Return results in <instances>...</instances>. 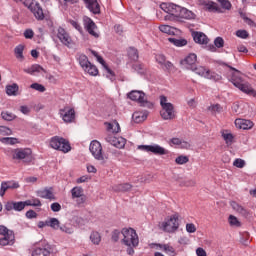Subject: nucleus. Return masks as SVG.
I'll use <instances>...</instances> for the list:
<instances>
[{"instance_id":"obj_35","label":"nucleus","mask_w":256,"mask_h":256,"mask_svg":"<svg viewBox=\"0 0 256 256\" xmlns=\"http://www.w3.org/2000/svg\"><path fill=\"white\" fill-rule=\"evenodd\" d=\"M61 223L59 222V219L57 218H50L49 220H47V227H51L52 229H55L57 231V229H59L61 226Z\"/></svg>"},{"instance_id":"obj_49","label":"nucleus","mask_w":256,"mask_h":256,"mask_svg":"<svg viewBox=\"0 0 256 256\" xmlns=\"http://www.w3.org/2000/svg\"><path fill=\"white\" fill-rule=\"evenodd\" d=\"M134 71H137L140 75H143L145 73V66L140 63H136L133 66Z\"/></svg>"},{"instance_id":"obj_6","label":"nucleus","mask_w":256,"mask_h":256,"mask_svg":"<svg viewBox=\"0 0 256 256\" xmlns=\"http://www.w3.org/2000/svg\"><path fill=\"white\" fill-rule=\"evenodd\" d=\"M50 147L56 151H62V153H69L71 151L69 141L59 136H54L50 139Z\"/></svg>"},{"instance_id":"obj_50","label":"nucleus","mask_w":256,"mask_h":256,"mask_svg":"<svg viewBox=\"0 0 256 256\" xmlns=\"http://www.w3.org/2000/svg\"><path fill=\"white\" fill-rule=\"evenodd\" d=\"M208 111H211V113H221L222 108L219 104H213L208 107Z\"/></svg>"},{"instance_id":"obj_53","label":"nucleus","mask_w":256,"mask_h":256,"mask_svg":"<svg viewBox=\"0 0 256 256\" xmlns=\"http://www.w3.org/2000/svg\"><path fill=\"white\" fill-rule=\"evenodd\" d=\"M236 37L247 39V37H249V32H247V30H238L236 31Z\"/></svg>"},{"instance_id":"obj_13","label":"nucleus","mask_w":256,"mask_h":256,"mask_svg":"<svg viewBox=\"0 0 256 256\" xmlns=\"http://www.w3.org/2000/svg\"><path fill=\"white\" fill-rule=\"evenodd\" d=\"M31 153V149L29 148H17L12 151V159L16 161L31 159Z\"/></svg>"},{"instance_id":"obj_20","label":"nucleus","mask_w":256,"mask_h":256,"mask_svg":"<svg viewBox=\"0 0 256 256\" xmlns=\"http://www.w3.org/2000/svg\"><path fill=\"white\" fill-rule=\"evenodd\" d=\"M51 255V246L49 244L44 247H37L32 251V256H49Z\"/></svg>"},{"instance_id":"obj_4","label":"nucleus","mask_w":256,"mask_h":256,"mask_svg":"<svg viewBox=\"0 0 256 256\" xmlns=\"http://www.w3.org/2000/svg\"><path fill=\"white\" fill-rule=\"evenodd\" d=\"M89 150L92 157H94L96 161H99L100 165H105V163H107L109 158L103 154V146H101V142L93 140L90 143Z\"/></svg>"},{"instance_id":"obj_56","label":"nucleus","mask_w":256,"mask_h":256,"mask_svg":"<svg viewBox=\"0 0 256 256\" xmlns=\"http://www.w3.org/2000/svg\"><path fill=\"white\" fill-rule=\"evenodd\" d=\"M240 243L245 246L249 245V233L245 232L244 234H242L240 238Z\"/></svg>"},{"instance_id":"obj_25","label":"nucleus","mask_w":256,"mask_h":256,"mask_svg":"<svg viewBox=\"0 0 256 256\" xmlns=\"http://www.w3.org/2000/svg\"><path fill=\"white\" fill-rule=\"evenodd\" d=\"M85 1H86L87 8L89 9V11H91V13H94V14L100 13L101 8L97 0H85Z\"/></svg>"},{"instance_id":"obj_19","label":"nucleus","mask_w":256,"mask_h":256,"mask_svg":"<svg viewBox=\"0 0 256 256\" xmlns=\"http://www.w3.org/2000/svg\"><path fill=\"white\" fill-rule=\"evenodd\" d=\"M192 37L198 45H207L209 43V38H207V35L203 32H193Z\"/></svg>"},{"instance_id":"obj_1","label":"nucleus","mask_w":256,"mask_h":256,"mask_svg":"<svg viewBox=\"0 0 256 256\" xmlns=\"http://www.w3.org/2000/svg\"><path fill=\"white\" fill-rule=\"evenodd\" d=\"M160 9H162L164 13H168V15H170L165 17L166 21L167 19L173 20L175 18L191 21L195 19V17H197V15L193 13V11L173 3H162L160 5Z\"/></svg>"},{"instance_id":"obj_37","label":"nucleus","mask_w":256,"mask_h":256,"mask_svg":"<svg viewBox=\"0 0 256 256\" xmlns=\"http://www.w3.org/2000/svg\"><path fill=\"white\" fill-rule=\"evenodd\" d=\"M24 49H25V46H23V45H18L14 49L16 58L19 59L20 61H23V59H24V56H23Z\"/></svg>"},{"instance_id":"obj_28","label":"nucleus","mask_w":256,"mask_h":256,"mask_svg":"<svg viewBox=\"0 0 256 256\" xmlns=\"http://www.w3.org/2000/svg\"><path fill=\"white\" fill-rule=\"evenodd\" d=\"M24 72L29 75H34V73H45V69L39 64H34L31 67L24 69Z\"/></svg>"},{"instance_id":"obj_15","label":"nucleus","mask_w":256,"mask_h":256,"mask_svg":"<svg viewBox=\"0 0 256 256\" xmlns=\"http://www.w3.org/2000/svg\"><path fill=\"white\" fill-rule=\"evenodd\" d=\"M57 37L61 43H63V45H66V47H71L73 45L71 36H69V33H67V31L61 27H59L57 30Z\"/></svg>"},{"instance_id":"obj_21","label":"nucleus","mask_w":256,"mask_h":256,"mask_svg":"<svg viewBox=\"0 0 256 256\" xmlns=\"http://www.w3.org/2000/svg\"><path fill=\"white\" fill-rule=\"evenodd\" d=\"M235 125L237 129H243V130L253 129V122H251V120L239 118L235 120Z\"/></svg>"},{"instance_id":"obj_5","label":"nucleus","mask_w":256,"mask_h":256,"mask_svg":"<svg viewBox=\"0 0 256 256\" xmlns=\"http://www.w3.org/2000/svg\"><path fill=\"white\" fill-rule=\"evenodd\" d=\"M160 105L162 107V110L160 111L162 119L165 121H168L169 119H175V107H173L167 97H160Z\"/></svg>"},{"instance_id":"obj_51","label":"nucleus","mask_w":256,"mask_h":256,"mask_svg":"<svg viewBox=\"0 0 256 256\" xmlns=\"http://www.w3.org/2000/svg\"><path fill=\"white\" fill-rule=\"evenodd\" d=\"M91 54L94 55V57L97 59L98 63H100V65H102L103 67H105V60H103V57H101L99 55V53H97L95 50H91Z\"/></svg>"},{"instance_id":"obj_14","label":"nucleus","mask_w":256,"mask_h":256,"mask_svg":"<svg viewBox=\"0 0 256 256\" xmlns=\"http://www.w3.org/2000/svg\"><path fill=\"white\" fill-rule=\"evenodd\" d=\"M71 195L73 201L77 203V205H83L85 201H87V196L83 193V189L79 186H76L71 189Z\"/></svg>"},{"instance_id":"obj_26","label":"nucleus","mask_w":256,"mask_h":256,"mask_svg":"<svg viewBox=\"0 0 256 256\" xmlns=\"http://www.w3.org/2000/svg\"><path fill=\"white\" fill-rule=\"evenodd\" d=\"M106 129L110 133H119L121 131V126H119V122L113 120L112 122H106Z\"/></svg>"},{"instance_id":"obj_9","label":"nucleus","mask_w":256,"mask_h":256,"mask_svg":"<svg viewBox=\"0 0 256 256\" xmlns=\"http://www.w3.org/2000/svg\"><path fill=\"white\" fill-rule=\"evenodd\" d=\"M191 71H194L196 75H200V77H204L205 79H210L212 81H221V75L215 72H211L203 66H194Z\"/></svg>"},{"instance_id":"obj_60","label":"nucleus","mask_w":256,"mask_h":256,"mask_svg":"<svg viewBox=\"0 0 256 256\" xmlns=\"http://www.w3.org/2000/svg\"><path fill=\"white\" fill-rule=\"evenodd\" d=\"M225 44V41L223 40V38L221 37H217L214 40V45L215 47H217L218 49H221V47H223V45Z\"/></svg>"},{"instance_id":"obj_46","label":"nucleus","mask_w":256,"mask_h":256,"mask_svg":"<svg viewBox=\"0 0 256 256\" xmlns=\"http://www.w3.org/2000/svg\"><path fill=\"white\" fill-rule=\"evenodd\" d=\"M229 223L232 227H241V222H239V219L233 215L229 216Z\"/></svg>"},{"instance_id":"obj_2","label":"nucleus","mask_w":256,"mask_h":256,"mask_svg":"<svg viewBox=\"0 0 256 256\" xmlns=\"http://www.w3.org/2000/svg\"><path fill=\"white\" fill-rule=\"evenodd\" d=\"M121 235H123V239L121 240L122 245L128 247L127 253L129 255H135V247L139 246V235H137V231L133 228H123Z\"/></svg>"},{"instance_id":"obj_16","label":"nucleus","mask_w":256,"mask_h":256,"mask_svg":"<svg viewBox=\"0 0 256 256\" xmlns=\"http://www.w3.org/2000/svg\"><path fill=\"white\" fill-rule=\"evenodd\" d=\"M151 247L154 249H160L162 251H164V253H166V255L169 256H177V250H175V248L169 244H151Z\"/></svg>"},{"instance_id":"obj_55","label":"nucleus","mask_w":256,"mask_h":256,"mask_svg":"<svg viewBox=\"0 0 256 256\" xmlns=\"http://www.w3.org/2000/svg\"><path fill=\"white\" fill-rule=\"evenodd\" d=\"M79 0H59L60 5L64 7H69V5H75Z\"/></svg>"},{"instance_id":"obj_42","label":"nucleus","mask_w":256,"mask_h":256,"mask_svg":"<svg viewBox=\"0 0 256 256\" xmlns=\"http://www.w3.org/2000/svg\"><path fill=\"white\" fill-rule=\"evenodd\" d=\"M30 89H34V91H38L39 93H45V91H47L45 86H43L42 84H39V83L31 84Z\"/></svg>"},{"instance_id":"obj_17","label":"nucleus","mask_w":256,"mask_h":256,"mask_svg":"<svg viewBox=\"0 0 256 256\" xmlns=\"http://www.w3.org/2000/svg\"><path fill=\"white\" fill-rule=\"evenodd\" d=\"M107 143L113 145V147H117V149H123L125 147L126 140L123 137H115L113 135H109L106 137Z\"/></svg>"},{"instance_id":"obj_31","label":"nucleus","mask_w":256,"mask_h":256,"mask_svg":"<svg viewBox=\"0 0 256 256\" xmlns=\"http://www.w3.org/2000/svg\"><path fill=\"white\" fill-rule=\"evenodd\" d=\"M90 241L93 245H99V243H101V234L97 231H92L90 234Z\"/></svg>"},{"instance_id":"obj_54","label":"nucleus","mask_w":256,"mask_h":256,"mask_svg":"<svg viewBox=\"0 0 256 256\" xmlns=\"http://www.w3.org/2000/svg\"><path fill=\"white\" fill-rule=\"evenodd\" d=\"M60 231H62V233H67L68 235H73L74 230L73 228L66 226V225H62L60 226Z\"/></svg>"},{"instance_id":"obj_23","label":"nucleus","mask_w":256,"mask_h":256,"mask_svg":"<svg viewBox=\"0 0 256 256\" xmlns=\"http://www.w3.org/2000/svg\"><path fill=\"white\" fill-rule=\"evenodd\" d=\"M85 27L90 35L93 37H99V33H97V26L93 23V20L86 18Z\"/></svg>"},{"instance_id":"obj_64","label":"nucleus","mask_w":256,"mask_h":256,"mask_svg":"<svg viewBox=\"0 0 256 256\" xmlns=\"http://www.w3.org/2000/svg\"><path fill=\"white\" fill-rule=\"evenodd\" d=\"M131 189V184H120L118 185L117 191H129Z\"/></svg>"},{"instance_id":"obj_52","label":"nucleus","mask_w":256,"mask_h":256,"mask_svg":"<svg viewBox=\"0 0 256 256\" xmlns=\"http://www.w3.org/2000/svg\"><path fill=\"white\" fill-rule=\"evenodd\" d=\"M8 189L7 182L3 181L0 187V197H5V193H7Z\"/></svg>"},{"instance_id":"obj_18","label":"nucleus","mask_w":256,"mask_h":256,"mask_svg":"<svg viewBox=\"0 0 256 256\" xmlns=\"http://www.w3.org/2000/svg\"><path fill=\"white\" fill-rule=\"evenodd\" d=\"M181 65L184 69H189L190 71L196 66L197 63V55L189 54L184 60H181Z\"/></svg>"},{"instance_id":"obj_29","label":"nucleus","mask_w":256,"mask_h":256,"mask_svg":"<svg viewBox=\"0 0 256 256\" xmlns=\"http://www.w3.org/2000/svg\"><path fill=\"white\" fill-rule=\"evenodd\" d=\"M83 71L88 73V75H91V77H97L99 75V69L92 63H90Z\"/></svg>"},{"instance_id":"obj_40","label":"nucleus","mask_w":256,"mask_h":256,"mask_svg":"<svg viewBox=\"0 0 256 256\" xmlns=\"http://www.w3.org/2000/svg\"><path fill=\"white\" fill-rule=\"evenodd\" d=\"M0 142L3 143L4 145H16L18 143L17 138L13 137H4L0 138Z\"/></svg>"},{"instance_id":"obj_38","label":"nucleus","mask_w":256,"mask_h":256,"mask_svg":"<svg viewBox=\"0 0 256 256\" xmlns=\"http://www.w3.org/2000/svg\"><path fill=\"white\" fill-rule=\"evenodd\" d=\"M17 91H19V86L17 84H12L6 86V93L7 95H17Z\"/></svg>"},{"instance_id":"obj_8","label":"nucleus","mask_w":256,"mask_h":256,"mask_svg":"<svg viewBox=\"0 0 256 256\" xmlns=\"http://www.w3.org/2000/svg\"><path fill=\"white\" fill-rule=\"evenodd\" d=\"M16 2L23 3L26 7H29L31 12L33 13L34 17L38 19V21H43L45 19V14L43 13V8H41V5L39 3H31V0H14Z\"/></svg>"},{"instance_id":"obj_63","label":"nucleus","mask_w":256,"mask_h":256,"mask_svg":"<svg viewBox=\"0 0 256 256\" xmlns=\"http://www.w3.org/2000/svg\"><path fill=\"white\" fill-rule=\"evenodd\" d=\"M186 231L187 233H195V231H197V227H195V224L193 223H188L186 224Z\"/></svg>"},{"instance_id":"obj_24","label":"nucleus","mask_w":256,"mask_h":256,"mask_svg":"<svg viewBox=\"0 0 256 256\" xmlns=\"http://www.w3.org/2000/svg\"><path fill=\"white\" fill-rule=\"evenodd\" d=\"M37 195L42 199H49L50 201H55V194H53V190L51 188H45L43 190H39L37 192Z\"/></svg>"},{"instance_id":"obj_10","label":"nucleus","mask_w":256,"mask_h":256,"mask_svg":"<svg viewBox=\"0 0 256 256\" xmlns=\"http://www.w3.org/2000/svg\"><path fill=\"white\" fill-rule=\"evenodd\" d=\"M138 149L140 151H145L146 153H153L154 155H167V153H169V151H167V149L161 147L158 144L139 145Z\"/></svg>"},{"instance_id":"obj_3","label":"nucleus","mask_w":256,"mask_h":256,"mask_svg":"<svg viewBox=\"0 0 256 256\" xmlns=\"http://www.w3.org/2000/svg\"><path fill=\"white\" fill-rule=\"evenodd\" d=\"M230 69L234 71V73H232V76L230 78V81L234 85V87H237V89L242 91V93H246V95H251L252 97H256L255 89L251 87V84H249V82H245L243 78H241V72L231 66H230Z\"/></svg>"},{"instance_id":"obj_39","label":"nucleus","mask_w":256,"mask_h":256,"mask_svg":"<svg viewBox=\"0 0 256 256\" xmlns=\"http://www.w3.org/2000/svg\"><path fill=\"white\" fill-rule=\"evenodd\" d=\"M104 75L109 79L110 81H115V72L109 68V66L104 65Z\"/></svg>"},{"instance_id":"obj_45","label":"nucleus","mask_w":256,"mask_h":256,"mask_svg":"<svg viewBox=\"0 0 256 256\" xmlns=\"http://www.w3.org/2000/svg\"><path fill=\"white\" fill-rule=\"evenodd\" d=\"M175 163L177 165H185V163H189V157L187 156H178L176 159H175Z\"/></svg>"},{"instance_id":"obj_22","label":"nucleus","mask_w":256,"mask_h":256,"mask_svg":"<svg viewBox=\"0 0 256 256\" xmlns=\"http://www.w3.org/2000/svg\"><path fill=\"white\" fill-rule=\"evenodd\" d=\"M15 243V234L13 232H9L8 234L2 235L0 238V245L5 247L7 245H13Z\"/></svg>"},{"instance_id":"obj_44","label":"nucleus","mask_w":256,"mask_h":256,"mask_svg":"<svg viewBox=\"0 0 256 256\" xmlns=\"http://www.w3.org/2000/svg\"><path fill=\"white\" fill-rule=\"evenodd\" d=\"M128 55L132 61H137L139 59V53L137 52V49L130 48L128 51Z\"/></svg>"},{"instance_id":"obj_57","label":"nucleus","mask_w":256,"mask_h":256,"mask_svg":"<svg viewBox=\"0 0 256 256\" xmlns=\"http://www.w3.org/2000/svg\"><path fill=\"white\" fill-rule=\"evenodd\" d=\"M50 209L53 213H59V211H61V204L54 202L50 205Z\"/></svg>"},{"instance_id":"obj_61","label":"nucleus","mask_w":256,"mask_h":256,"mask_svg":"<svg viewBox=\"0 0 256 256\" xmlns=\"http://www.w3.org/2000/svg\"><path fill=\"white\" fill-rule=\"evenodd\" d=\"M8 189H19V183L16 181H6Z\"/></svg>"},{"instance_id":"obj_34","label":"nucleus","mask_w":256,"mask_h":256,"mask_svg":"<svg viewBox=\"0 0 256 256\" xmlns=\"http://www.w3.org/2000/svg\"><path fill=\"white\" fill-rule=\"evenodd\" d=\"M159 30L161 33H166V35H175V28L169 25H160Z\"/></svg>"},{"instance_id":"obj_32","label":"nucleus","mask_w":256,"mask_h":256,"mask_svg":"<svg viewBox=\"0 0 256 256\" xmlns=\"http://www.w3.org/2000/svg\"><path fill=\"white\" fill-rule=\"evenodd\" d=\"M168 41L175 45V47H185L187 45V40L185 39L168 38Z\"/></svg>"},{"instance_id":"obj_47","label":"nucleus","mask_w":256,"mask_h":256,"mask_svg":"<svg viewBox=\"0 0 256 256\" xmlns=\"http://www.w3.org/2000/svg\"><path fill=\"white\" fill-rule=\"evenodd\" d=\"M233 166L237 167L238 169H243V167H245V160L236 158L233 162Z\"/></svg>"},{"instance_id":"obj_30","label":"nucleus","mask_w":256,"mask_h":256,"mask_svg":"<svg viewBox=\"0 0 256 256\" xmlns=\"http://www.w3.org/2000/svg\"><path fill=\"white\" fill-rule=\"evenodd\" d=\"M230 205L236 213H240V215H247V210L243 208V206L239 205L237 202L232 201L230 202Z\"/></svg>"},{"instance_id":"obj_41","label":"nucleus","mask_w":256,"mask_h":256,"mask_svg":"<svg viewBox=\"0 0 256 256\" xmlns=\"http://www.w3.org/2000/svg\"><path fill=\"white\" fill-rule=\"evenodd\" d=\"M222 137L226 143V145H232L233 143V134L229 132H222Z\"/></svg>"},{"instance_id":"obj_12","label":"nucleus","mask_w":256,"mask_h":256,"mask_svg":"<svg viewBox=\"0 0 256 256\" xmlns=\"http://www.w3.org/2000/svg\"><path fill=\"white\" fill-rule=\"evenodd\" d=\"M128 97L131 99V101H137V103H139L142 107H147L149 104L143 91L132 90L128 93Z\"/></svg>"},{"instance_id":"obj_36","label":"nucleus","mask_w":256,"mask_h":256,"mask_svg":"<svg viewBox=\"0 0 256 256\" xmlns=\"http://www.w3.org/2000/svg\"><path fill=\"white\" fill-rule=\"evenodd\" d=\"M24 202L26 207H41V200L39 198H32Z\"/></svg>"},{"instance_id":"obj_58","label":"nucleus","mask_w":256,"mask_h":256,"mask_svg":"<svg viewBox=\"0 0 256 256\" xmlns=\"http://www.w3.org/2000/svg\"><path fill=\"white\" fill-rule=\"evenodd\" d=\"M11 129H9L7 126H0V135H12Z\"/></svg>"},{"instance_id":"obj_59","label":"nucleus","mask_w":256,"mask_h":256,"mask_svg":"<svg viewBox=\"0 0 256 256\" xmlns=\"http://www.w3.org/2000/svg\"><path fill=\"white\" fill-rule=\"evenodd\" d=\"M24 37L25 39H33V37H35V32H33V29H26L24 31Z\"/></svg>"},{"instance_id":"obj_48","label":"nucleus","mask_w":256,"mask_h":256,"mask_svg":"<svg viewBox=\"0 0 256 256\" xmlns=\"http://www.w3.org/2000/svg\"><path fill=\"white\" fill-rule=\"evenodd\" d=\"M25 207H27L25 201L14 202V211H23Z\"/></svg>"},{"instance_id":"obj_33","label":"nucleus","mask_w":256,"mask_h":256,"mask_svg":"<svg viewBox=\"0 0 256 256\" xmlns=\"http://www.w3.org/2000/svg\"><path fill=\"white\" fill-rule=\"evenodd\" d=\"M78 61L83 70L91 63L85 54H80Z\"/></svg>"},{"instance_id":"obj_7","label":"nucleus","mask_w":256,"mask_h":256,"mask_svg":"<svg viewBox=\"0 0 256 256\" xmlns=\"http://www.w3.org/2000/svg\"><path fill=\"white\" fill-rule=\"evenodd\" d=\"M160 229L165 233H175L179 229V216L177 214L170 216L160 224Z\"/></svg>"},{"instance_id":"obj_43","label":"nucleus","mask_w":256,"mask_h":256,"mask_svg":"<svg viewBox=\"0 0 256 256\" xmlns=\"http://www.w3.org/2000/svg\"><path fill=\"white\" fill-rule=\"evenodd\" d=\"M1 117L4 119V121H13L16 116L11 112L5 111L1 113Z\"/></svg>"},{"instance_id":"obj_27","label":"nucleus","mask_w":256,"mask_h":256,"mask_svg":"<svg viewBox=\"0 0 256 256\" xmlns=\"http://www.w3.org/2000/svg\"><path fill=\"white\" fill-rule=\"evenodd\" d=\"M147 112L146 111H137L134 112L132 115V119L134 121V123H143V121H145V119H147Z\"/></svg>"},{"instance_id":"obj_62","label":"nucleus","mask_w":256,"mask_h":256,"mask_svg":"<svg viewBox=\"0 0 256 256\" xmlns=\"http://www.w3.org/2000/svg\"><path fill=\"white\" fill-rule=\"evenodd\" d=\"M218 1L223 9H227V10L231 9V2H229L228 0H218Z\"/></svg>"},{"instance_id":"obj_11","label":"nucleus","mask_w":256,"mask_h":256,"mask_svg":"<svg viewBox=\"0 0 256 256\" xmlns=\"http://www.w3.org/2000/svg\"><path fill=\"white\" fill-rule=\"evenodd\" d=\"M59 116L64 123H73L75 121V109L65 106L59 110Z\"/></svg>"}]
</instances>
